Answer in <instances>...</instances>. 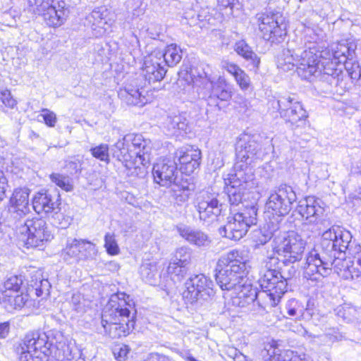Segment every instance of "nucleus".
I'll list each match as a JSON object with an SVG mask.
<instances>
[{"label": "nucleus", "instance_id": "bb28decb", "mask_svg": "<svg viewBox=\"0 0 361 361\" xmlns=\"http://www.w3.org/2000/svg\"><path fill=\"white\" fill-rule=\"evenodd\" d=\"M231 292V302L233 306L245 307L256 301L259 306L266 307L263 304V300L259 298V291L252 288L250 285L243 283L238 290Z\"/></svg>", "mask_w": 361, "mask_h": 361}, {"label": "nucleus", "instance_id": "864d4df0", "mask_svg": "<svg viewBox=\"0 0 361 361\" xmlns=\"http://www.w3.org/2000/svg\"><path fill=\"white\" fill-rule=\"evenodd\" d=\"M234 78L242 90H247L250 87V78L243 70L238 72Z\"/></svg>", "mask_w": 361, "mask_h": 361}, {"label": "nucleus", "instance_id": "dca6fc26", "mask_svg": "<svg viewBox=\"0 0 361 361\" xmlns=\"http://www.w3.org/2000/svg\"><path fill=\"white\" fill-rule=\"evenodd\" d=\"M271 149L272 147L269 145L267 149L262 151L260 144L250 136L244 135L240 137L236 144L235 150L238 161L235 166L240 164L242 168L252 167L251 164L255 159H263L264 155Z\"/></svg>", "mask_w": 361, "mask_h": 361}, {"label": "nucleus", "instance_id": "393cba45", "mask_svg": "<svg viewBox=\"0 0 361 361\" xmlns=\"http://www.w3.org/2000/svg\"><path fill=\"white\" fill-rule=\"evenodd\" d=\"M176 156L180 164V171L186 175H190L197 170L201 162V151L198 148L190 146L177 150Z\"/></svg>", "mask_w": 361, "mask_h": 361}, {"label": "nucleus", "instance_id": "e2e57ef3", "mask_svg": "<svg viewBox=\"0 0 361 361\" xmlns=\"http://www.w3.org/2000/svg\"><path fill=\"white\" fill-rule=\"evenodd\" d=\"M0 200L3 198L8 186V181L2 171L0 170Z\"/></svg>", "mask_w": 361, "mask_h": 361}, {"label": "nucleus", "instance_id": "49530a36", "mask_svg": "<svg viewBox=\"0 0 361 361\" xmlns=\"http://www.w3.org/2000/svg\"><path fill=\"white\" fill-rule=\"evenodd\" d=\"M49 217L52 218L54 225L61 228H66L71 223V219L61 212L60 206H58L56 211H53V213H51Z\"/></svg>", "mask_w": 361, "mask_h": 361}, {"label": "nucleus", "instance_id": "c9c22d12", "mask_svg": "<svg viewBox=\"0 0 361 361\" xmlns=\"http://www.w3.org/2000/svg\"><path fill=\"white\" fill-rule=\"evenodd\" d=\"M332 51L334 63H341L353 58L354 49L347 43H337L332 47Z\"/></svg>", "mask_w": 361, "mask_h": 361}, {"label": "nucleus", "instance_id": "3c124183", "mask_svg": "<svg viewBox=\"0 0 361 361\" xmlns=\"http://www.w3.org/2000/svg\"><path fill=\"white\" fill-rule=\"evenodd\" d=\"M270 361H306L300 355L292 350H287L283 354H280L276 357L275 355L271 358Z\"/></svg>", "mask_w": 361, "mask_h": 361}, {"label": "nucleus", "instance_id": "1a4fd4ad", "mask_svg": "<svg viewBox=\"0 0 361 361\" xmlns=\"http://www.w3.org/2000/svg\"><path fill=\"white\" fill-rule=\"evenodd\" d=\"M259 283L261 290L259 298L263 300L264 307H274L287 291V279L279 271H274L272 277L260 276Z\"/></svg>", "mask_w": 361, "mask_h": 361}, {"label": "nucleus", "instance_id": "69168bd1", "mask_svg": "<svg viewBox=\"0 0 361 361\" xmlns=\"http://www.w3.org/2000/svg\"><path fill=\"white\" fill-rule=\"evenodd\" d=\"M271 240V236L269 235H262L261 237L256 240L255 249H258L259 245H265L268 241Z\"/></svg>", "mask_w": 361, "mask_h": 361}, {"label": "nucleus", "instance_id": "9d476101", "mask_svg": "<svg viewBox=\"0 0 361 361\" xmlns=\"http://www.w3.org/2000/svg\"><path fill=\"white\" fill-rule=\"evenodd\" d=\"M30 6L35 7V12L42 16L45 23L49 27H59L63 25L68 11L66 3L59 0H28Z\"/></svg>", "mask_w": 361, "mask_h": 361}, {"label": "nucleus", "instance_id": "603ef678", "mask_svg": "<svg viewBox=\"0 0 361 361\" xmlns=\"http://www.w3.org/2000/svg\"><path fill=\"white\" fill-rule=\"evenodd\" d=\"M337 314L349 322L356 317L357 310L353 307L344 306L338 310Z\"/></svg>", "mask_w": 361, "mask_h": 361}, {"label": "nucleus", "instance_id": "0e129e2a", "mask_svg": "<svg viewBox=\"0 0 361 361\" xmlns=\"http://www.w3.org/2000/svg\"><path fill=\"white\" fill-rule=\"evenodd\" d=\"M10 331V324L8 322L0 323V338H5Z\"/></svg>", "mask_w": 361, "mask_h": 361}, {"label": "nucleus", "instance_id": "2f4dec72", "mask_svg": "<svg viewBox=\"0 0 361 361\" xmlns=\"http://www.w3.org/2000/svg\"><path fill=\"white\" fill-rule=\"evenodd\" d=\"M200 78L204 80L206 86L208 89H212L213 94L216 96L218 100L228 101L231 97V91L226 84L225 81H219L216 85H214V78L207 73H204V76L200 75Z\"/></svg>", "mask_w": 361, "mask_h": 361}, {"label": "nucleus", "instance_id": "a878e982", "mask_svg": "<svg viewBox=\"0 0 361 361\" xmlns=\"http://www.w3.org/2000/svg\"><path fill=\"white\" fill-rule=\"evenodd\" d=\"M176 229L181 238L193 246L208 248L211 245V238L207 233L200 229L185 224L177 225Z\"/></svg>", "mask_w": 361, "mask_h": 361}, {"label": "nucleus", "instance_id": "5701e85b", "mask_svg": "<svg viewBox=\"0 0 361 361\" xmlns=\"http://www.w3.org/2000/svg\"><path fill=\"white\" fill-rule=\"evenodd\" d=\"M30 190L23 188L16 189L9 200L8 213L14 219H20L30 212L29 207Z\"/></svg>", "mask_w": 361, "mask_h": 361}, {"label": "nucleus", "instance_id": "58836bf2", "mask_svg": "<svg viewBox=\"0 0 361 361\" xmlns=\"http://www.w3.org/2000/svg\"><path fill=\"white\" fill-rule=\"evenodd\" d=\"M188 271L187 267L170 261L167 267V273L171 279L175 283L180 282Z\"/></svg>", "mask_w": 361, "mask_h": 361}, {"label": "nucleus", "instance_id": "4d7b16f0", "mask_svg": "<svg viewBox=\"0 0 361 361\" xmlns=\"http://www.w3.org/2000/svg\"><path fill=\"white\" fill-rule=\"evenodd\" d=\"M41 111V116L43 118L45 124L51 128L54 127L57 122L56 114L48 109H42Z\"/></svg>", "mask_w": 361, "mask_h": 361}, {"label": "nucleus", "instance_id": "5fc2aeb1", "mask_svg": "<svg viewBox=\"0 0 361 361\" xmlns=\"http://www.w3.org/2000/svg\"><path fill=\"white\" fill-rule=\"evenodd\" d=\"M25 343L23 341L20 346L18 348V353H19V361H35L32 360L37 355L30 348H25Z\"/></svg>", "mask_w": 361, "mask_h": 361}, {"label": "nucleus", "instance_id": "6e6552de", "mask_svg": "<svg viewBox=\"0 0 361 361\" xmlns=\"http://www.w3.org/2000/svg\"><path fill=\"white\" fill-rule=\"evenodd\" d=\"M272 250L280 257L283 264H293L301 260L305 242L295 232L274 235L271 243Z\"/></svg>", "mask_w": 361, "mask_h": 361}, {"label": "nucleus", "instance_id": "423d86ee", "mask_svg": "<svg viewBox=\"0 0 361 361\" xmlns=\"http://www.w3.org/2000/svg\"><path fill=\"white\" fill-rule=\"evenodd\" d=\"M114 147L118 149L114 152V156L119 161L135 158V162L143 166H148L151 161L150 142L145 140L142 135L128 134Z\"/></svg>", "mask_w": 361, "mask_h": 361}, {"label": "nucleus", "instance_id": "2eb2a0df", "mask_svg": "<svg viewBox=\"0 0 361 361\" xmlns=\"http://www.w3.org/2000/svg\"><path fill=\"white\" fill-rule=\"evenodd\" d=\"M97 253L96 245L83 239L69 238L61 251L63 260L69 264L94 259Z\"/></svg>", "mask_w": 361, "mask_h": 361}, {"label": "nucleus", "instance_id": "f257e3e1", "mask_svg": "<svg viewBox=\"0 0 361 361\" xmlns=\"http://www.w3.org/2000/svg\"><path fill=\"white\" fill-rule=\"evenodd\" d=\"M332 269L346 280L361 276V246L349 231L338 226L322 233L320 250H312L307 257L304 276L317 281L329 276Z\"/></svg>", "mask_w": 361, "mask_h": 361}, {"label": "nucleus", "instance_id": "6e6d98bb", "mask_svg": "<svg viewBox=\"0 0 361 361\" xmlns=\"http://www.w3.org/2000/svg\"><path fill=\"white\" fill-rule=\"evenodd\" d=\"M0 100L2 103L10 108L16 105V101L11 96V92L6 88L0 87Z\"/></svg>", "mask_w": 361, "mask_h": 361}, {"label": "nucleus", "instance_id": "6ab92c4d", "mask_svg": "<svg viewBox=\"0 0 361 361\" xmlns=\"http://www.w3.org/2000/svg\"><path fill=\"white\" fill-rule=\"evenodd\" d=\"M257 23L262 37L274 42L286 35L285 26L279 21V14L262 13L257 15Z\"/></svg>", "mask_w": 361, "mask_h": 361}, {"label": "nucleus", "instance_id": "a19ab883", "mask_svg": "<svg viewBox=\"0 0 361 361\" xmlns=\"http://www.w3.org/2000/svg\"><path fill=\"white\" fill-rule=\"evenodd\" d=\"M191 250L188 247H181L176 250L171 261L187 267L191 261Z\"/></svg>", "mask_w": 361, "mask_h": 361}, {"label": "nucleus", "instance_id": "052dcab7", "mask_svg": "<svg viewBox=\"0 0 361 361\" xmlns=\"http://www.w3.org/2000/svg\"><path fill=\"white\" fill-rule=\"evenodd\" d=\"M325 336L329 340L330 342H335L341 341L345 338V336L342 333L339 332L336 329H329L326 331Z\"/></svg>", "mask_w": 361, "mask_h": 361}, {"label": "nucleus", "instance_id": "c756f323", "mask_svg": "<svg viewBox=\"0 0 361 361\" xmlns=\"http://www.w3.org/2000/svg\"><path fill=\"white\" fill-rule=\"evenodd\" d=\"M301 49H292L289 45L287 49H283L277 59V66L279 68L288 71L292 70L295 66H298Z\"/></svg>", "mask_w": 361, "mask_h": 361}, {"label": "nucleus", "instance_id": "39448f33", "mask_svg": "<svg viewBox=\"0 0 361 361\" xmlns=\"http://www.w3.org/2000/svg\"><path fill=\"white\" fill-rule=\"evenodd\" d=\"M257 208L255 205L243 206L231 209V216L226 224L219 228L221 236L232 240H239L247 233L249 228L257 224Z\"/></svg>", "mask_w": 361, "mask_h": 361}, {"label": "nucleus", "instance_id": "f3484780", "mask_svg": "<svg viewBox=\"0 0 361 361\" xmlns=\"http://www.w3.org/2000/svg\"><path fill=\"white\" fill-rule=\"evenodd\" d=\"M321 55L314 47L303 50L300 55L297 72L302 79L311 80L322 75V64H320Z\"/></svg>", "mask_w": 361, "mask_h": 361}, {"label": "nucleus", "instance_id": "ddd939ff", "mask_svg": "<svg viewBox=\"0 0 361 361\" xmlns=\"http://www.w3.org/2000/svg\"><path fill=\"white\" fill-rule=\"evenodd\" d=\"M185 286L186 290L183 293V297L190 304L197 302L200 300H207L215 294L212 281L202 274L190 277Z\"/></svg>", "mask_w": 361, "mask_h": 361}, {"label": "nucleus", "instance_id": "aec40b11", "mask_svg": "<svg viewBox=\"0 0 361 361\" xmlns=\"http://www.w3.org/2000/svg\"><path fill=\"white\" fill-rule=\"evenodd\" d=\"M118 97L128 105L143 106L150 102L151 97L145 86L139 84V80L135 79L127 84L123 89L118 92Z\"/></svg>", "mask_w": 361, "mask_h": 361}, {"label": "nucleus", "instance_id": "f8f14e48", "mask_svg": "<svg viewBox=\"0 0 361 361\" xmlns=\"http://www.w3.org/2000/svg\"><path fill=\"white\" fill-rule=\"evenodd\" d=\"M297 196L293 188L283 184L273 191L266 203L268 212L277 216H284L292 209Z\"/></svg>", "mask_w": 361, "mask_h": 361}, {"label": "nucleus", "instance_id": "bf43d9fd", "mask_svg": "<svg viewBox=\"0 0 361 361\" xmlns=\"http://www.w3.org/2000/svg\"><path fill=\"white\" fill-rule=\"evenodd\" d=\"M65 168L71 174L76 173L81 170L80 161L75 157H73L66 161Z\"/></svg>", "mask_w": 361, "mask_h": 361}, {"label": "nucleus", "instance_id": "412c9836", "mask_svg": "<svg viewBox=\"0 0 361 361\" xmlns=\"http://www.w3.org/2000/svg\"><path fill=\"white\" fill-rule=\"evenodd\" d=\"M161 54L154 51L146 56L142 66V75L149 83L161 80L166 75V69Z\"/></svg>", "mask_w": 361, "mask_h": 361}, {"label": "nucleus", "instance_id": "79ce46f5", "mask_svg": "<svg viewBox=\"0 0 361 361\" xmlns=\"http://www.w3.org/2000/svg\"><path fill=\"white\" fill-rule=\"evenodd\" d=\"M50 179L57 186L66 192H70L73 189L71 178L67 176H63L60 173H52L50 175Z\"/></svg>", "mask_w": 361, "mask_h": 361}, {"label": "nucleus", "instance_id": "7ed1b4c3", "mask_svg": "<svg viewBox=\"0 0 361 361\" xmlns=\"http://www.w3.org/2000/svg\"><path fill=\"white\" fill-rule=\"evenodd\" d=\"M246 262L243 252L237 250H231L219 259L215 279L222 290H238L245 283Z\"/></svg>", "mask_w": 361, "mask_h": 361}, {"label": "nucleus", "instance_id": "0eeeda50", "mask_svg": "<svg viewBox=\"0 0 361 361\" xmlns=\"http://www.w3.org/2000/svg\"><path fill=\"white\" fill-rule=\"evenodd\" d=\"M224 183L231 209H235V207L243 203L245 191L255 188L257 181L255 178L252 167L242 168L240 164H236L234 172L224 178Z\"/></svg>", "mask_w": 361, "mask_h": 361}, {"label": "nucleus", "instance_id": "7c9ffc66", "mask_svg": "<svg viewBox=\"0 0 361 361\" xmlns=\"http://www.w3.org/2000/svg\"><path fill=\"white\" fill-rule=\"evenodd\" d=\"M0 302L8 311L11 312L16 309H21L31 302L29 295L27 293L20 294L9 293H2L0 297Z\"/></svg>", "mask_w": 361, "mask_h": 361}, {"label": "nucleus", "instance_id": "09e8293b", "mask_svg": "<svg viewBox=\"0 0 361 361\" xmlns=\"http://www.w3.org/2000/svg\"><path fill=\"white\" fill-rule=\"evenodd\" d=\"M30 286L35 290V293L39 297L49 291L50 283L47 279H41L39 276L36 277L35 281L32 280Z\"/></svg>", "mask_w": 361, "mask_h": 361}, {"label": "nucleus", "instance_id": "72a5a7b5", "mask_svg": "<svg viewBox=\"0 0 361 361\" xmlns=\"http://www.w3.org/2000/svg\"><path fill=\"white\" fill-rule=\"evenodd\" d=\"M156 54H161L164 64L166 66L173 67L178 64L182 59V50L176 44H171L168 45L164 51H155Z\"/></svg>", "mask_w": 361, "mask_h": 361}, {"label": "nucleus", "instance_id": "774afa93", "mask_svg": "<svg viewBox=\"0 0 361 361\" xmlns=\"http://www.w3.org/2000/svg\"><path fill=\"white\" fill-rule=\"evenodd\" d=\"M207 103L209 106H219L218 99L216 96L214 95L212 90L208 97ZM218 109H220V107H218Z\"/></svg>", "mask_w": 361, "mask_h": 361}, {"label": "nucleus", "instance_id": "8fccbe9b", "mask_svg": "<svg viewBox=\"0 0 361 361\" xmlns=\"http://www.w3.org/2000/svg\"><path fill=\"white\" fill-rule=\"evenodd\" d=\"M70 304L73 310L77 313H83L85 312L86 300L80 293H77L73 294Z\"/></svg>", "mask_w": 361, "mask_h": 361}, {"label": "nucleus", "instance_id": "4be33fe9", "mask_svg": "<svg viewBox=\"0 0 361 361\" xmlns=\"http://www.w3.org/2000/svg\"><path fill=\"white\" fill-rule=\"evenodd\" d=\"M61 205L60 195L57 192H51L42 190L37 192L32 198V207L38 214L49 216L53 211H56Z\"/></svg>", "mask_w": 361, "mask_h": 361}, {"label": "nucleus", "instance_id": "de8ad7c7", "mask_svg": "<svg viewBox=\"0 0 361 361\" xmlns=\"http://www.w3.org/2000/svg\"><path fill=\"white\" fill-rule=\"evenodd\" d=\"M23 281L17 276H12L9 277L4 282L5 290L2 293H6L7 291L9 294L16 293L20 288Z\"/></svg>", "mask_w": 361, "mask_h": 361}, {"label": "nucleus", "instance_id": "338daca9", "mask_svg": "<svg viewBox=\"0 0 361 361\" xmlns=\"http://www.w3.org/2000/svg\"><path fill=\"white\" fill-rule=\"evenodd\" d=\"M235 0H217L218 4L224 8H230L232 12Z\"/></svg>", "mask_w": 361, "mask_h": 361}, {"label": "nucleus", "instance_id": "13d9d810", "mask_svg": "<svg viewBox=\"0 0 361 361\" xmlns=\"http://www.w3.org/2000/svg\"><path fill=\"white\" fill-rule=\"evenodd\" d=\"M129 351L130 349L128 345H120L114 348L113 353L115 358L118 361H126L129 353Z\"/></svg>", "mask_w": 361, "mask_h": 361}, {"label": "nucleus", "instance_id": "c85d7f7f", "mask_svg": "<svg viewBox=\"0 0 361 361\" xmlns=\"http://www.w3.org/2000/svg\"><path fill=\"white\" fill-rule=\"evenodd\" d=\"M107 15L108 11L104 7L95 8L90 13L86 20L88 25L94 32V35L99 37L105 34L107 28Z\"/></svg>", "mask_w": 361, "mask_h": 361}, {"label": "nucleus", "instance_id": "4468645a", "mask_svg": "<svg viewBox=\"0 0 361 361\" xmlns=\"http://www.w3.org/2000/svg\"><path fill=\"white\" fill-rule=\"evenodd\" d=\"M20 233L27 234L25 243L28 247H42L53 238V235L43 219L26 220L19 228Z\"/></svg>", "mask_w": 361, "mask_h": 361}, {"label": "nucleus", "instance_id": "680f3d73", "mask_svg": "<svg viewBox=\"0 0 361 361\" xmlns=\"http://www.w3.org/2000/svg\"><path fill=\"white\" fill-rule=\"evenodd\" d=\"M222 67L229 73H231L234 78L237 75V73H238V72L242 70L238 65L228 61H224L222 62Z\"/></svg>", "mask_w": 361, "mask_h": 361}, {"label": "nucleus", "instance_id": "9b49d317", "mask_svg": "<svg viewBox=\"0 0 361 361\" xmlns=\"http://www.w3.org/2000/svg\"><path fill=\"white\" fill-rule=\"evenodd\" d=\"M271 106L276 109L282 118L292 125L299 126L304 121L307 112L301 103L290 94H281L269 101Z\"/></svg>", "mask_w": 361, "mask_h": 361}, {"label": "nucleus", "instance_id": "e433bc0d", "mask_svg": "<svg viewBox=\"0 0 361 361\" xmlns=\"http://www.w3.org/2000/svg\"><path fill=\"white\" fill-rule=\"evenodd\" d=\"M305 308L302 303L294 298L288 300L284 307L285 312L291 317L300 319L303 317Z\"/></svg>", "mask_w": 361, "mask_h": 361}, {"label": "nucleus", "instance_id": "37998d69", "mask_svg": "<svg viewBox=\"0 0 361 361\" xmlns=\"http://www.w3.org/2000/svg\"><path fill=\"white\" fill-rule=\"evenodd\" d=\"M320 64H322V75L318 78H320L321 80H328L329 76L336 78V77H338L341 72L340 70L334 67L337 63H334V60H332L331 63H325L324 61L322 62L320 61Z\"/></svg>", "mask_w": 361, "mask_h": 361}, {"label": "nucleus", "instance_id": "cd10ccee", "mask_svg": "<svg viewBox=\"0 0 361 361\" xmlns=\"http://www.w3.org/2000/svg\"><path fill=\"white\" fill-rule=\"evenodd\" d=\"M223 204L216 198H209L201 200L197 205L199 217L201 221L211 224L218 221L221 214Z\"/></svg>", "mask_w": 361, "mask_h": 361}, {"label": "nucleus", "instance_id": "a211bd4d", "mask_svg": "<svg viewBox=\"0 0 361 361\" xmlns=\"http://www.w3.org/2000/svg\"><path fill=\"white\" fill-rule=\"evenodd\" d=\"M152 174L154 181L161 186L168 188L172 184L178 186L176 180L178 171L174 160L169 158L159 160L153 166Z\"/></svg>", "mask_w": 361, "mask_h": 361}, {"label": "nucleus", "instance_id": "a18cd8bd", "mask_svg": "<svg viewBox=\"0 0 361 361\" xmlns=\"http://www.w3.org/2000/svg\"><path fill=\"white\" fill-rule=\"evenodd\" d=\"M104 247L107 253L110 255H116L120 252V249L114 233H106L104 236Z\"/></svg>", "mask_w": 361, "mask_h": 361}, {"label": "nucleus", "instance_id": "ea45409f", "mask_svg": "<svg viewBox=\"0 0 361 361\" xmlns=\"http://www.w3.org/2000/svg\"><path fill=\"white\" fill-rule=\"evenodd\" d=\"M140 275L146 282L152 283L157 275L158 269L156 262H145L140 267Z\"/></svg>", "mask_w": 361, "mask_h": 361}, {"label": "nucleus", "instance_id": "473e14b6", "mask_svg": "<svg viewBox=\"0 0 361 361\" xmlns=\"http://www.w3.org/2000/svg\"><path fill=\"white\" fill-rule=\"evenodd\" d=\"M235 51L237 54L243 57L250 65L252 66L255 71L259 68L260 63V59L252 50V48L244 40L237 42L234 47Z\"/></svg>", "mask_w": 361, "mask_h": 361}, {"label": "nucleus", "instance_id": "20e7f679", "mask_svg": "<svg viewBox=\"0 0 361 361\" xmlns=\"http://www.w3.org/2000/svg\"><path fill=\"white\" fill-rule=\"evenodd\" d=\"M118 300V295H112L102 314V327L111 338L126 336L134 326V316L130 317L128 305L124 300Z\"/></svg>", "mask_w": 361, "mask_h": 361}, {"label": "nucleus", "instance_id": "f704fd0d", "mask_svg": "<svg viewBox=\"0 0 361 361\" xmlns=\"http://www.w3.org/2000/svg\"><path fill=\"white\" fill-rule=\"evenodd\" d=\"M280 260V257L272 251L270 255H268L267 257L261 262L259 271V276L264 275V277H272L274 271H278L276 267Z\"/></svg>", "mask_w": 361, "mask_h": 361}, {"label": "nucleus", "instance_id": "f03ea898", "mask_svg": "<svg viewBox=\"0 0 361 361\" xmlns=\"http://www.w3.org/2000/svg\"><path fill=\"white\" fill-rule=\"evenodd\" d=\"M23 341L25 348L31 349L37 354L32 360L49 361L50 356L57 361H70L73 358L71 348L61 331L30 332L26 334Z\"/></svg>", "mask_w": 361, "mask_h": 361}, {"label": "nucleus", "instance_id": "4c0bfd02", "mask_svg": "<svg viewBox=\"0 0 361 361\" xmlns=\"http://www.w3.org/2000/svg\"><path fill=\"white\" fill-rule=\"evenodd\" d=\"M166 126L171 133L176 134L178 131H185L188 122L184 116L176 115L167 118Z\"/></svg>", "mask_w": 361, "mask_h": 361}, {"label": "nucleus", "instance_id": "b1692460", "mask_svg": "<svg viewBox=\"0 0 361 361\" xmlns=\"http://www.w3.org/2000/svg\"><path fill=\"white\" fill-rule=\"evenodd\" d=\"M296 210L310 224L317 223L324 212L322 200L314 196L300 200Z\"/></svg>", "mask_w": 361, "mask_h": 361}, {"label": "nucleus", "instance_id": "c03bdc74", "mask_svg": "<svg viewBox=\"0 0 361 361\" xmlns=\"http://www.w3.org/2000/svg\"><path fill=\"white\" fill-rule=\"evenodd\" d=\"M109 151V147L107 144H100L90 149L92 157L107 164L110 161Z\"/></svg>", "mask_w": 361, "mask_h": 361}]
</instances>
